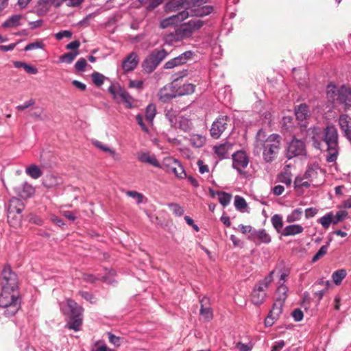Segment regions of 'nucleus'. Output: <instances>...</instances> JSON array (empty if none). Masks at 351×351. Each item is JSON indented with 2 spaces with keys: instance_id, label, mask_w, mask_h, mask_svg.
Wrapping results in <instances>:
<instances>
[{
  "instance_id": "nucleus-35",
  "label": "nucleus",
  "mask_w": 351,
  "mask_h": 351,
  "mask_svg": "<svg viewBox=\"0 0 351 351\" xmlns=\"http://www.w3.org/2000/svg\"><path fill=\"white\" fill-rule=\"evenodd\" d=\"M346 275L347 271L344 269L335 271L332 276L334 283L337 285H339L342 280L346 278Z\"/></svg>"
},
{
  "instance_id": "nucleus-34",
  "label": "nucleus",
  "mask_w": 351,
  "mask_h": 351,
  "mask_svg": "<svg viewBox=\"0 0 351 351\" xmlns=\"http://www.w3.org/2000/svg\"><path fill=\"white\" fill-rule=\"evenodd\" d=\"M287 287L283 285H280L276 293V301L278 302L284 303L285 299L287 298Z\"/></svg>"
},
{
  "instance_id": "nucleus-9",
  "label": "nucleus",
  "mask_w": 351,
  "mask_h": 351,
  "mask_svg": "<svg viewBox=\"0 0 351 351\" xmlns=\"http://www.w3.org/2000/svg\"><path fill=\"white\" fill-rule=\"evenodd\" d=\"M25 206L23 202L16 197L12 198L8 204V221L12 226L20 225L22 219V211Z\"/></svg>"
},
{
  "instance_id": "nucleus-17",
  "label": "nucleus",
  "mask_w": 351,
  "mask_h": 351,
  "mask_svg": "<svg viewBox=\"0 0 351 351\" xmlns=\"http://www.w3.org/2000/svg\"><path fill=\"white\" fill-rule=\"evenodd\" d=\"M193 56V53L190 51L184 52L181 55L176 57L165 64V68L167 69H173L175 66L183 64L186 62V61L191 58Z\"/></svg>"
},
{
  "instance_id": "nucleus-42",
  "label": "nucleus",
  "mask_w": 351,
  "mask_h": 351,
  "mask_svg": "<svg viewBox=\"0 0 351 351\" xmlns=\"http://www.w3.org/2000/svg\"><path fill=\"white\" fill-rule=\"evenodd\" d=\"M182 5V0H171L166 4L165 8L167 11H176Z\"/></svg>"
},
{
  "instance_id": "nucleus-38",
  "label": "nucleus",
  "mask_w": 351,
  "mask_h": 351,
  "mask_svg": "<svg viewBox=\"0 0 351 351\" xmlns=\"http://www.w3.org/2000/svg\"><path fill=\"white\" fill-rule=\"evenodd\" d=\"M94 145L99 149L108 153L112 157L117 158V154L114 149H110L106 145H104L100 141H95L93 142Z\"/></svg>"
},
{
  "instance_id": "nucleus-21",
  "label": "nucleus",
  "mask_w": 351,
  "mask_h": 351,
  "mask_svg": "<svg viewBox=\"0 0 351 351\" xmlns=\"http://www.w3.org/2000/svg\"><path fill=\"white\" fill-rule=\"evenodd\" d=\"M339 124L344 136L351 138V118L346 114H341L339 118Z\"/></svg>"
},
{
  "instance_id": "nucleus-4",
  "label": "nucleus",
  "mask_w": 351,
  "mask_h": 351,
  "mask_svg": "<svg viewBox=\"0 0 351 351\" xmlns=\"http://www.w3.org/2000/svg\"><path fill=\"white\" fill-rule=\"evenodd\" d=\"M338 132L333 125L324 129L323 141L327 145L326 160L328 163H335L339 156Z\"/></svg>"
},
{
  "instance_id": "nucleus-8",
  "label": "nucleus",
  "mask_w": 351,
  "mask_h": 351,
  "mask_svg": "<svg viewBox=\"0 0 351 351\" xmlns=\"http://www.w3.org/2000/svg\"><path fill=\"white\" fill-rule=\"evenodd\" d=\"M207 0H186V7L182 13H187L189 16H204L212 12L213 8L208 5H204Z\"/></svg>"
},
{
  "instance_id": "nucleus-18",
  "label": "nucleus",
  "mask_w": 351,
  "mask_h": 351,
  "mask_svg": "<svg viewBox=\"0 0 351 351\" xmlns=\"http://www.w3.org/2000/svg\"><path fill=\"white\" fill-rule=\"evenodd\" d=\"M138 64V55L135 52L130 53L122 62V68L125 72L133 71Z\"/></svg>"
},
{
  "instance_id": "nucleus-45",
  "label": "nucleus",
  "mask_w": 351,
  "mask_h": 351,
  "mask_svg": "<svg viewBox=\"0 0 351 351\" xmlns=\"http://www.w3.org/2000/svg\"><path fill=\"white\" fill-rule=\"evenodd\" d=\"M329 244L322 245L318 252L315 254V256L312 258V262L315 263L325 256L328 252Z\"/></svg>"
},
{
  "instance_id": "nucleus-25",
  "label": "nucleus",
  "mask_w": 351,
  "mask_h": 351,
  "mask_svg": "<svg viewBox=\"0 0 351 351\" xmlns=\"http://www.w3.org/2000/svg\"><path fill=\"white\" fill-rule=\"evenodd\" d=\"M208 302V299L204 298L200 300L201 308L200 315L203 317L205 321H210L213 319V311L210 307L206 306V303Z\"/></svg>"
},
{
  "instance_id": "nucleus-12",
  "label": "nucleus",
  "mask_w": 351,
  "mask_h": 351,
  "mask_svg": "<svg viewBox=\"0 0 351 351\" xmlns=\"http://www.w3.org/2000/svg\"><path fill=\"white\" fill-rule=\"evenodd\" d=\"M325 171L317 164L310 165L304 175V178L310 181L314 186H318L324 182Z\"/></svg>"
},
{
  "instance_id": "nucleus-59",
  "label": "nucleus",
  "mask_w": 351,
  "mask_h": 351,
  "mask_svg": "<svg viewBox=\"0 0 351 351\" xmlns=\"http://www.w3.org/2000/svg\"><path fill=\"white\" fill-rule=\"evenodd\" d=\"M86 65H87L86 60L84 58H80L76 62V63L75 64V67L77 71H84Z\"/></svg>"
},
{
  "instance_id": "nucleus-55",
  "label": "nucleus",
  "mask_w": 351,
  "mask_h": 351,
  "mask_svg": "<svg viewBox=\"0 0 351 351\" xmlns=\"http://www.w3.org/2000/svg\"><path fill=\"white\" fill-rule=\"evenodd\" d=\"M234 206L237 209L242 210L247 207V203L244 198L239 196H236L234 200Z\"/></svg>"
},
{
  "instance_id": "nucleus-58",
  "label": "nucleus",
  "mask_w": 351,
  "mask_h": 351,
  "mask_svg": "<svg viewBox=\"0 0 351 351\" xmlns=\"http://www.w3.org/2000/svg\"><path fill=\"white\" fill-rule=\"evenodd\" d=\"M71 36H72V33L71 31H69V30H64V31L59 32L57 34H56V35H55L56 38L58 40H62L63 38H71Z\"/></svg>"
},
{
  "instance_id": "nucleus-15",
  "label": "nucleus",
  "mask_w": 351,
  "mask_h": 351,
  "mask_svg": "<svg viewBox=\"0 0 351 351\" xmlns=\"http://www.w3.org/2000/svg\"><path fill=\"white\" fill-rule=\"evenodd\" d=\"M229 118L223 115L219 117L212 124L210 132V136L215 139H218L227 128Z\"/></svg>"
},
{
  "instance_id": "nucleus-23",
  "label": "nucleus",
  "mask_w": 351,
  "mask_h": 351,
  "mask_svg": "<svg viewBox=\"0 0 351 351\" xmlns=\"http://www.w3.org/2000/svg\"><path fill=\"white\" fill-rule=\"evenodd\" d=\"M137 158L139 161L153 165L156 167H160V164L154 154L149 153H141L138 154Z\"/></svg>"
},
{
  "instance_id": "nucleus-22",
  "label": "nucleus",
  "mask_w": 351,
  "mask_h": 351,
  "mask_svg": "<svg viewBox=\"0 0 351 351\" xmlns=\"http://www.w3.org/2000/svg\"><path fill=\"white\" fill-rule=\"evenodd\" d=\"M295 114L297 119L300 121L307 119L311 115L308 106L305 104L298 106L295 108Z\"/></svg>"
},
{
  "instance_id": "nucleus-36",
  "label": "nucleus",
  "mask_w": 351,
  "mask_h": 351,
  "mask_svg": "<svg viewBox=\"0 0 351 351\" xmlns=\"http://www.w3.org/2000/svg\"><path fill=\"white\" fill-rule=\"evenodd\" d=\"M325 229H328L331 223L333 224V213L330 212L317 220Z\"/></svg>"
},
{
  "instance_id": "nucleus-6",
  "label": "nucleus",
  "mask_w": 351,
  "mask_h": 351,
  "mask_svg": "<svg viewBox=\"0 0 351 351\" xmlns=\"http://www.w3.org/2000/svg\"><path fill=\"white\" fill-rule=\"evenodd\" d=\"M0 307L4 309L6 317L14 316L21 307L17 291L2 290L0 295Z\"/></svg>"
},
{
  "instance_id": "nucleus-19",
  "label": "nucleus",
  "mask_w": 351,
  "mask_h": 351,
  "mask_svg": "<svg viewBox=\"0 0 351 351\" xmlns=\"http://www.w3.org/2000/svg\"><path fill=\"white\" fill-rule=\"evenodd\" d=\"M186 19H187V13H182V12H180L177 14L170 16L169 17L161 21L160 27L167 28L173 24L182 21Z\"/></svg>"
},
{
  "instance_id": "nucleus-64",
  "label": "nucleus",
  "mask_w": 351,
  "mask_h": 351,
  "mask_svg": "<svg viewBox=\"0 0 351 351\" xmlns=\"http://www.w3.org/2000/svg\"><path fill=\"white\" fill-rule=\"evenodd\" d=\"M285 344V341L282 340L276 342L272 348L271 351H281V350L284 348Z\"/></svg>"
},
{
  "instance_id": "nucleus-48",
  "label": "nucleus",
  "mask_w": 351,
  "mask_h": 351,
  "mask_svg": "<svg viewBox=\"0 0 351 351\" xmlns=\"http://www.w3.org/2000/svg\"><path fill=\"white\" fill-rule=\"evenodd\" d=\"M156 115V107L154 104H149L147 108H146V111H145V117H146V119L149 121H152V120L154 119V117Z\"/></svg>"
},
{
  "instance_id": "nucleus-27",
  "label": "nucleus",
  "mask_w": 351,
  "mask_h": 351,
  "mask_svg": "<svg viewBox=\"0 0 351 351\" xmlns=\"http://www.w3.org/2000/svg\"><path fill=\"white\" fill-rule=\"evenodd\" d=\"M252 239L255 240L256 239L260 241L261 243H269L271 242V237L266 232L265 230L262 229L255 231L252 235Z\"/></svg>"
},
{
  "instance_id": "nucleus-60",
  "label": "nucleus",
  "mask_w": 351,
  "mask_h": 351,
  "mask_svg": "<svg viewBox=\"0 0 351 351\" xmlns=\"http://www.w3.org/2000/svg\"><path fill=\"white\" fill-rule=\"evenodd\" d=\"M108 339H109V341L113 344L114 346H117V347H119L121 344V342H120V337H117L110 332H108Z\"/></svg>"
},
{
  "instance_id": "nucleus-52",
  "label": "nucleus",
  "mask_w": 351,
  "mask_h": 351,
  "mask_svg": "<svg viewBox=\"0 0 351 351\" xmlns=\"http://www.w3.org/2000/svg\"><path fill=\"white\" fill-rule=\"evenodd\" d=\"M92 80L95 85L97 86H100L103 84L104 80V76L98 73V72H94L92 75Z\"/></svg>"
},
{
  "instance_id": "nucleus-31",
  "label": "nucleus",
  "mask_w": 351,
  "mask_h": 351,
  "mask_svg": "<svg viewBox=\"0 0 351 351\" xmlns=\"http://www.w3.org/2000/svg\"><path fill=\"white\" fill-rule=\"evenodd\" d=\"M195 89V86L193 84H184L183 86H180L177 89V95L178 96L190 95L194 93Z\"/></svg>"
},
{
  "instance_id": "nucleus-29",
  "label": "nucleus",
  "mask_w": 351,
  "mask_h": 351,
  "mask_svg": "<svg viewBox=\"0 0 351 351\" xmlns=\"http://www.w3.org/2000/svg\"><path fill=\"white\" fill-rule=\"evenodd\" d=\"M26 173L33 179H38L43 175L41 169L36 165H29L25 170Z\"/></svg>"
},
{
  "instance_id": "nucleus-28",
  "label": "nucleus",
  "mask_w": 351,
  "mask_h": 351,
  "mask_svg": "<svg viewBox=\"0 0 351 351\" xmlns=\"http://www.w3.org/2000/svg\"><path fill=\"white\" fill-rule=\"evenodd\" d=\"M180 162L172 157H166L163 159L162 164H160L161 169H164L166 172L171 170L174 166H177Z\"/></svg>"
},
{
  "instance_id": "nucleus-7",
  "label": "nucleus",
  "mask_w": 351,
  "mask_h": 351,
  "mask_svg": "<svg viewBox=\"0 0 351 351\" xmlns=\"http://www.w3.org/2000/svg\"><path fill=\"white\" fill-rule=\"evenodd\" d=\"M274 273V271H271L268 276L254 286L251 294V301L254 305L259 306L265 300L266 290L273 281Z\"/></svg>"
},
{
  "instance_id": "nucleus-46",
  "label": "nucleus",
  "mask_w": 351,
  "mask_h": 351,
  "mask_svg": "<svg viewBox=\"0 0 351 351\" xmlns=\"http://www.w3.org/2000/svg\"><path fill=\"white\" fill-rule=\"evenodd\" d=\"M144 86V82L143 80H134L130 79L128 80V87L129 88H135L138 90H141Z\"/></svg>"
},
{
  "instance_id": "nucleus-14",
  "label": "nucleus",
  "mask_w": 351,
  "mask_h": 351,
  "mask_svg": "<svg viewBox=\"0 0 351 351\" xmlns=\"http://www.w3.org/2000/svg\"><path fill=\"white\" fill-rule=\"evenodd\" d=\"M232 167L240 174L245 175L244 169L247 167L250 160L247 154L243 151H237L232 154Z\"/></svg>"
},
{
  "instance_id": "nucleus-47",
  "label": "nucleus",
  "mask_w": 351,
  "mask_h": 351,
  "mask_svg": "<svg viewBox=\"0 0 351 351\" xmlns=\"http://www.w3.org/2000/svg\"><path fill=\"white\" fill-rule=\"evenodd\" d=\"M125 194L134 199L136 200L137 204H141L144 199V195L136 191H127Z\"/></svg>"
},
{
  "instance_id": "nucleus-40",
  "label": "nucleus",
  "mask_w": 351,
  "mask_h": 351,
  "mask_svg": "<svg viewBox=\"0 0 351 351\" xmlns=\"http://www.w3.org/2000/svg\"><path fill=\"white\" fill-rule=\"evenodd\" d=\"M60 183V178L58 177L53 176V175H49L46 176L45 181H44V185L48 188H52Z\"/></svg>"
},
{
  "instance_id": "nucleus-2",
  "label": "nucleus",
  "mask_w": 351,
  "mask_h": 351,
  "mask_svg": "<svg viewBox=\"0 0 351 351\" xmlns=\"http://www.w3.org/2000/svg\"><path fill=\"white\" fill-rule=\"evenodd\" d=\"M326 97L332 103H337L343 106L345 110L351 109V88L347 85L337 87L330 84L326 88Z\"/></svg>"
},
{
  "instance_id": "nucleus-24",
  "label": "nucleus",
  "mask_w": 351,
  "mask_h": 351,
  "mask_svg": "<svg viewBox=\"0 0 351 351\" xmlns=\"http://www.w3.org/2000/svg\"><path fill=\"white\" fill-rule=\"evenodd\" d=\"M232 145L226 141L223 143L215 145L213 147L215 153L220 159H223L226 157L229 150L232 149Z\"/></svg>"
},
{
  "instance_id": "nucleus-61",
  "label": "nucleus",
  "mask_w": 351,
  "mask_h": 351,
  "mask_svg": "<svg viewBox=\"0 0 351 351\" xmlns=\"http://www.w3.org/2000/svg\"><path fill=\"white\" fill-rule=\"evenodd\" d=\"M35 104V101L33 99H31L28 101H26L23 104L19 105L16 106V109L21 111L25 110L27 108L33 106Z\"/></svg>"
},
{
  "instance_id": "nucleus-57",
  "label": "nucleus",
  "mask_w": 351,
  "mask_h": 351,
  "mask_svg": "<svg viewBox=\"0 0 351 351\" xmlns=\"http://www.w3.org/2000/svg\"><path fill=\"white\" fill-rule=\"evenodd\" d=\"M79 295H81L83 298L86 300L87 301H89L90 303H95L96 302V298L95 297L86 291H79Z\"/></svg>"
},
{
  "instance_id": "nucleus-62",
  "label": "nucleus",
  "mask_w": 351,
  "mask_h": 351,
  "mask_svg": "<svg viewBox=\"0 0 351 351\" xmlns=\"http://www.w3.org/2000/svg\"><path fill=\"white\" fill-rule=\"evenodd\" d=\"M292 316L295 321L300 322L303 319L304 314L300 309L297 308L293 311Z\"/></svg>"
},
{
  "instance_id": "nucleus-30",
  "label": "nucleus",
  "mask_w": 351,
  "mask_h": 351,
  "mask_svg": "<svg viewBox=\"0 0 351 351\" xmlns=\"http://www.w3.org/2000/svg\"><path fill=\"white\" fill-rule=\"evenodd\" d=\"M190 142L195 147H202L206 143V137L198 134H193L190 137Z\"/></svg>"
},
{
  "instance_id": "nucleus-5",
  "label": "nucleus",
  "mask_w": 351,
  "mask_h": 351,
  "mask_svg": "<svg viewBox=\"0 0 351 351\" xmlns=\"http://www.w3.org/2000/svg\"><path fill=\"white\" fill-rule=\"evenodd\" d=\"M60 308L64 314L70 315L68 328L75 331L80 330L82 324L83 308L71 299H67L65 303H61Z\"/></svg>"
},
{
  "instance_id": "nucleus-39",
  "label": "nucleus",
  "mask_w": 351,
  "mask_h": 351,
  "mask_svg": "<svg viewBox=\"0 0 351 351\" xmlns=\"http://www.w3.org/2000/svg\"><path fill=\"white\" fill-rule=\"evenodd\" d=\"M167 173H173L176 177L179 178H184L186 177L185 171L180 163L178 164L177 166H174Z\"/></svg>"
},
{
  "instance_id": "nucleus-51",
  "label": "nucleus",
  "mask_w": 351,
  "mask_h": 351,
  "mask_svg": "<svg viewBox=\"0 0 351 351\" xmlns=\"http://www.w3.org/2000/svg\"><path fill=\"white\" fill-rule=\"evenodd\" d=\"M294 185H295V188H296V189L302 188V187L308 188L311 185H312V184L310 182L309 180L304 181L303 178L297 177L295 179Z\"/></svg>"
},
{
  "instance_id": "nucleus-32",
  "label": "nucleus",
  "mask_w": 351,
  "mask_h": 351,
  "mask_svg": "<svg viewBox=\"0 0 351 351\" xmlns=\"http://www.w3.org/2000/svg\"><path fill=\"white\" fill-rule=\"evenodd\" d=\"M22 18V16L20 14H15L10 16L8 20H6L3 24V27H14L20 25V21Z\"/></svg>"
},
{
  "instance_id": "nucleus-3",
  "label": "nucleus",
  "mask_w": 351,
  "mask_h": 351,
  "mask_svg": "<svg viewBox=\"0 0 351 351\" xmlns=\"http://www.w3.org/2000/svg\"><path fill=\"white\" fill-rule=\"evenodd\" d=\"M204 25V22L197 18L193 19L187 23L182 24L173 32H171L165 36L167 43H172L189 38L192 34L199 29Z\"/></svg>"
},
{
  "instance_id": "nucleus-33",
  "label": "nucleus",
  "mask_w": 351,
  "mask_h": 351,
  "mask_svg": "<svg viewBox=\"0 0 351 351\" xmlns=\"http://www.w3.org/2000/svg\"><path fill=\"white\" fill-rule=\"evenodd\" d=\"M191 126L192 123L189 119L180 116L178 117L177 126H175V128H180L184 131H189L191 128Z\"/></svg>"
},
{
  "instance_id": "nucleus-63",
  "label": "nucleus",
  "mask_w": 351,
  "mask_h": 351,
  "mask_svg": "<svg viewBox=\"0 0 351 351\" xmlns=\"http://www.w3.org/2000/svg\"><path fill=\"white\" fill-rule=\"evenodd\" d=\"M236 348L239 351H250L252 349V348L247 344L242 343L241 342L237 343Z\"/></svg>"
},
{
  "instance_id": "nucleus-10",
  "label": "nucleus",
  "mask_w": 351,
  "mask_h": 351,
  "mask_svg": "<svg viewBox=\"0 0 351 351\" xmlns=\"http://www.w3.org/2000/svg\"><path fill=\"white\" fill-rule=\"evenodd\" d=\"M109 93L117 103H123L125 108L134 107L135 99L130 94L119 85H112L108 88Z\"/></svg>"
},
{
  "instance_id": "nucleus-53",
  "label": "nucleus",
  "mask_w": 351,
  "mask_h": 351,
  "mask_svg": "<svg viewBox=\"0 0 351 351\" xmlns=\"http://www.w3.org/2000/svg\"><path fill=\"white\" fill-rule=\"evenodd\" d=\"M278 180L280 182H282L286 185L289 186L292 182L291 175L289 172L282 173L281 174L279 175Z\"/></svg>"
},
{
  "instance_id": "nucleus-37",
  "label": "nucleus",
  "mask_w": 351,
  "mask_h": 351,
  "mask_svg": "<svg viewBox=\"0 0 351 351\" xmlns=\"http://www.w3.org/2000/svg\"><path fill=\"white\" fill-rule=\"evenodd\" d=\"M302 215V210L300 208L295 209L287 215L286 221L290 223L299 221L301 219Z\"/></svg>"
},
{
  "instance_id": "nucleus-43",
  "label": "nucleus",
  "mask_w": 351,
  "mask_h": 351,
  "mask_svg": "<svg viewBox=\"0 0 351 351\" xmlns=\"http://www.w3.org/2000/svg\"><path fill=\"white\" fill-rule=\"evenodd\" d=\"M271 223L278 232H280L283 226L282 218L279 215H274L271 219Z\"/></svg>"
},
{
  "instance_id": "nucleus-50",
  "label": "nucleus",
  "mask_w": 351,
  "mask_h": 351,
  "mask_svg": "<svg viewBox=\"0 0 351 351\" xmlns=\"http://www.w3.org/2000/svg\"><path fill=\"white\" fill-rule=\"evenodd\" d=\"M348 217V213L346 210H339L335 215H333V224L336 225L343 221Z\"/></svg>"
},
{
  "instance_id": "nucleus-49",
  "label": "nucleus",
  "mask_w": 351,
  "mask_h": 351,
  "mask_svg": "<svg viewBox=\"0 0 351 351\" xmlns=\"http://www.w3.org/2000/svg\"><path fill=\"white\" fill-rule=\"evenodd\" d=\"M169 208L171 209L172 213L176 216H182L184 213V210L183 209V208L178 204H169Z\"/></svg>"
},
{
  "instance_id": "nucleus-54",
  "label": "nucleus",
  "mask_w": 351,
  "mask_h": 351,
  "mask_svg": "<svg viewBox=\"0 0 351 351\" xmlns=\"http://www.w3.org/2000/svg\"><path fill=\"white\" fill-rule=\"evenodd\" d=\"M77 54V52L67 53L62 56L60 57V60L62 62L70 64L73 61V60L75 58Z\"/></svg>"
},
{
  "instance_id": "nucleus-26",
  "label": "nucleus",
  "mask_w": 351,
  "mask_h": 351,
  "mask_svg": "<svg viewBox=\"0 0 351 351\" xmlns=\"http://www.w3.org/2000/svg\"><path fill=\"white\" fill-rule=\"evenodd\" d=\"M304 231V228L299 224H293L286 226L282 231V236H294L299 234Z\"/></svg>"
},
{
  "instance_id": "nucleus-11",
  "label": "nucleus",
  "mask_w": 351,
  "mask_h": 351,
  "mask_svg": "<svg viewBox=\"0 0 351 351\" xmlns=\"http://www.w3.org/2000/svg\"><path fill=\"white\" fill-rule=\"evenodd\" d=\"M2 290L17 291L18 278L8 265L4 266L0 277Z\"/></svg>"
},
{
  "instance_id": "nucleus-16",
  "label": "nucleus",
  "mask_w": 351,
  "mask_h": 351,
  "mask_svg": "<svg viewBox=\"0 0 351 351\" xmlns=\"http://www.w3.org/2000/svg\"><path fill=\"white\" fill-rule=\"evenodd\" d=\"M287 156L289 158L295 156H304L306 147L304 143L298 139L293 138L288 145Z\"/></svg>"
},
{
  "instance_id": "nucleus-41",
  "label": "nucleus",
  "mask_w": 351,
  "mask_h": 351,
  "mask_svg": "<svg viewBox=\"0 0 351 351\" xmlns=\"http://www.w3.org/2000/svg\"><path fill=\"white\" fill-rule=\"evenodd\" d=\"M283 303L276 302L274 304L271 310L269 313L271 316H273L274 318L278 319L279 316L282 313Z\"/></svg>"
},
{
  "instance_id": "nucleus-13",
  "label": "nucleus",
  "mask_w": 351,
  "mask_h": 351,
  "mask_svg": "<svg viewBox=\"0 0 351 351\" xmlns=\"http://www.w3.org/2000/svg\"><path fill=\"white\" fill-rule=\"evenodd\" d=\"M167 52L165 49L153 51L143 62V66L148 73L152 72L165 59Z\"/></svg>"
},
{
  "instance_id": "nucleus-56",
  "label": "nucleus",
  "mask_w": 351,
  "mask_h": 351,
  "mask_svg": "<svg viewBox=\"0 0 351 351\" xmlns=\"http://www.w3.org/2000/svg\"><path fill=\"white\" fill-rule=\"evenodd\" d=\"M44 47V44L42 41H36L34 43H32L25 46L24 50L25 51H30L36 49H43Z\"/></svg>"
},
{
  "instance_id": "nucleus-1",
  "label": "nucleus",
  "mask_w": 351,
  "mask_h": 351,
  "mask_svg": "<svg viewBox=\"0 0 351 351\" xmlns=\"http://www.w3.org/2000/svg\"><path fill=\"white\" fill-rule=\"evenodd\" d=\"M280 135L276 134L267 137L262 129L257 132L254 145L263 149V156L266 162H271L276 157L280 149Z\"/></svg>"
},
{
  "instance_id": "nucleus-20",
  "label": "nucleus",
  "mask_w": 351,
  "mask_h": 351,
  "mask_svg": "<svg viewBox=\"0 0 351 351\" xmlns=\"http://www.w3.org/2000/svg\"><path fill=\"white\" fill-rule=\"evenodd\" d=\"M173 88V87L171 85L165 86L160 90L158 97L162 102H167L178 96L177 92H175Z\"/></svg>"
},
{
  "instance_id": "nucleus-44",
  "label": "nucleus",
  "mask_w": 351,
  "mask_h": 351,
  "mask_svg": "<svg viewBox=\"0 0 351 351\" xmlns=\"http://www.w3.org/2000/svg\"><path fill=\"white\" fill-rule=\"evenodd\" d=\"M219 201L223 206H226L230 202L232 195L226 192H217Z\"/></svg>"
}]
</instances>
